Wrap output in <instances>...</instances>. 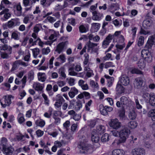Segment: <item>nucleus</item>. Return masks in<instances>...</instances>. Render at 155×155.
Here are the masks:
<instances>
[{"instance_id": "obj_21", "label": "nucleus", "mask_w": 155, "mask_h": 155, "mask_svg": "<svg viewBox=\"0 0 155 155\" xmlns=\"http://www.w3.org/2000/svg\"><path fill=\"white\" fill-rule=\"evenodd\" d=\"M124 151L121 149H114L112 152V155H124Z\"/></svg>"}, {"instance_id": "obj_26", "label": "nucleus", "mask_w": 155, "mask_h": 155, "mask_svg": "<svg viewBox=\"0 0 155 155\" xmlns=\"http://www.w3.org/2000/svg\"><path fill=\"white\" fill-rule=\"evenodd\" d=\"M43 74H45V73L41 72H39L38 73V80L42 82H45L46 79V76H42Z\"/></svg>"}, {"instance_id": "obj_43", "label": "nucleus", "mask_w": 155, "mask_h": 155, "mask_svg": "<svg viewBox=\"0 0 155 155\" xmlns=\"http://www.w3.org/2000/svg\"><path fill=\"white\" fill-rule=\"evenodd\" d=\"M42 96L44 99L45 103L46 104H49V100L47 96L45 94L43 93Z\"/></svg>"}, {"instance_id": "obj_25", "label": "nucleus", "mask_w": 155, "mask_h": 155, "mask_svg": "<svg viewBox=\"0 0 155 155\" xmlns=\"http://www.w3.org/2000/svg\"><path fill=\"white\" fill-rule=\"evenodd\" d=\"M135 83L137 87H141L143 83V81L141 77L137 78L135 79Z\"/></svg>"}, {"instance_id": "obj_49", "label": "nucleus", "mask_w": 155, "mask_h": 155, "mask_svg": "<svg viewBox=\"0 0 155 155\" xmlns=\"http://www.w3.org/2000/svg\"><path fill=\"white\" fill-rule=\"evenodd\" d=\"M42 51L43 54H47L50 52V49L49 47H47L46 48H43Z\"/></svg>"}, {"instance_id": "obj_35", "label": "nucleus", "mask_w": 155, "mask_h": 155, "mask_svg": "<svg viewBox=\"0 0 155 155\" xmlns=\"http://www.w3.org/2000/svg\"><path fill=\"white\" fill-rule=\"evenodd\" d=\"M102 107H101L100 106V111L101 113V114H102L104 115H106L108 114V113H107V111L106 107L105 106H102Z\"/></svg>"}, {"instance_id": "obj_4", "label": "nucleus", "mask_w": 155, "mask_h": 155, "mask_svg": "<svg viewBox=\"0 0 155 155\" xmlns=\"http://www.w3.org/2000/svg\"><path fill=\"white\" fill-rule=\"evenodd\" d=\"M155 44V32L153 35L150 36L145 44L144 48L151 51L153 45Z\"/></svg>"}, {"instance_id": "obj_62", "label": "nucleus", "mask_w": 155, "mask_h": 155, "mask_svg": "<svg viewBox=\"0 0 155 155\" xmlns=\"http://www.w3.org/2000/svg\"><path fill=\"white\" fill-rule=\"evenodd\" d=\"M123 25L124 27H127L130 25L129 21L128 19H126L123 21Z\"/></svg>"}, {"instance_id": "obj_47", "label": "nucleus", "mask_w": 155, "mask_h": 155, "mask_svg": "<svg viewBox=\"0 0 155 155\" xmlns=\"http://www.w3.org/2000/svg\"><path fill=\"white\" fill-rule=\"evenodd\" d=\"M33 55L35 58L37 57L38 55L39 54L40 50L39 48H36L33 51Z\"/></svg>"}, {"instance_id": "obj_34", "label": "nucleus", "mask_w": 155, "mask_h": 155, "mask_svg": "<svg viewBox=\"0 0 155 155\" xmlns=\"http://www.w3.org/2000/svg\"><path fill=\"white\" fill-rule=\"evenodd\" d=\"M144 37L143 36H140L138 38L137 45L139 47L142 46L144 44Z\"/></svg>"}, {"instance_id": "obj_28", "label": "nucleus", "mask_w": 155, "mask_h": 155, "mask_svg": "<svg viewBox=\"0 0 155 155\" xmlns=\"http://www.w3.org/2000/svg\"><path fill=\"white\" fill-rule=\"evenodd\" d=\"M17 118L18 121L20 124L23 123L25 120L23 114L21 113H19L18 114Z\"/></svg>"}, {"instance_id": "obj_52", "label": "nucleus", "mask_w": 155, "mask_h": 155, "mask_svg": "<svg viewBox=\"0 0 155 155\" xmlns=\"http://www.w3.org/2000/svg\"><path fill=\"white\" fill-rule=\"evenodd\" d=\"M124 41L125 39L124 36L122 35H120L118 38L119 42L120 43L123 44L124 43Z\"/></svg>"}, {"instance_id": "obj_15", "label": "nucleus", "mask_w": 155, "mask_h": 155, "mask_svg": "<svg viewBox=\"0 0 155 155\" xmlns=\"http://www.w3.org/2000/svg\"><path fill=\"white\" fill-rule=\"evenodd\" d=\"M99 139V135L96 133L94 131H92L91 137L92 141L94 143H97L98 142Z\"/></svg>"}, {"instance_id": "obj_44", "label": "nucleus", "mask_w": 155, "mask_h": 155, "mask_svg": "<svg viewBox=\"0 0 155 155\" xmlns=\"http://www.w3.org/2000/svg\"><path fill=\"white\" fill-rule=\"evenodd\" d=\"M34 72L33 71H30L29 72L28 75V78L30 81L33 80L34 78Z\"/></svg>"}, {"instance_id": "obj_18", "label": "nucleus", "mask_w": 155, "mask_h": 155, "mask_svg": "<svg viewBox=\"0 0 155 155\" xmlns=\"http://www.w3.org/2000/svg\"><path fill=\"white\" fill-rule=\"evenodd\" d=\"M100 28V24L98 23H93L92 24L91 31L93 33L97 32Z\"/></svg>"}, {"instance_id": "obj_61", "label": "nucleus", "mask_w": 155, "mask_h": 155, "mask_svg": "<svg viewBox=\"0 0 155 155\" xmlns=\"http://www.w3.org/2000/svg\"><path fill=\"white\" fill-rule=\"evenodd\" d=\"M96 123V121L95 120H91L90 122L89 126L91 127H93L95 125Z\"/></svg>"}, {"instance_id": "obj_64", "label": "nucleus", "mask_w": 155, "mask_h": 155, "mask_svg": "<svg viewBox=\"0 0 155 155\" xmlns=\"http://www.w3.org/2000/svg\"><path fill=\"white\" fill-rule=\"evenodd\" d=\"M74 70L77 71H79L82 70V68L79 64H77L74 68Z\"/></svg>"}, {"instance_id": "obj_56", "label": "nucleus", "mask_w": 155, "mask_h": 155, "mask_svg": "<svg viewBox=\"0 0 155 155\" xmlns=\"http://www.w3.org/2000/svg\"><path fill=\"white\" fill-rule=\"evenodd\" d=\"M111 57V54L110 53H107L105 56L103 58V59L104 61L108 60Z\"/></svg>"}, {"instance_id": "obj_8", "label": "nucleus", "mask_w": 155, "mask_h": 155, "mask_svg": "<svg viewBox=\"0 0 155 155\" xmlns=\"http://www.w3.org/2000/svg\"><path fill=\"white\" fill-rule=\"evenodd\" d=\"M92 14V19L94 21H100L104 17V15L102 13L96 11L93 12Z\"/></svg>"}, {"instance_id": "obj_27", "label": "nucleus", "mask_w": 155, "mask_h": 155, "mask_svg": "<svg viewBox=\"0 0 155 155\" xmlns=\"http://www.w3.org/2000/svg\"><path fill=\"white\" fill-rule=\"evenodd\" d=\"M119 116L121 120H123L125 117V110L124 107L119 111Z\"/></svg>"}, {"instance_id": "obj_55", "label": "nucleus", "mask_w": 155, "mask_h": 155, "mask_svg": "<svg viewBox=\"0 0 155 155\" xmlns=\"http://www.w3.org/2000/svg\"><path fill=\"white\" fill-rule=\"evenodd\" d=\"M82 74V73H79V75H77V74H78L77 73L75 72L74 71H70L69 72V75L71 76H77L78 77L79 76H80V75Z\"/></svg>"}, {"instance_id": "obj_31", "label": "nucleus", "mask_w": 155, "mask_h": 155, "mask_svg": "<svg viewBox=\"0 0 155 155\" xmlns=\"http://www.w3.org/2000/svg\"><path fill=\"white\" fill-rule=\"evenodd\" d=\"M109 136L107 134L105 133L103 134L101 138V141L103 142H106L108 141L109 140Z\"/></svg>"}, {"instance_id": "obj_63", "label": "nucleus", "mask_w": 155, "mask_h": 155, "mask_svg": "<svg viewBox=\"0 0 155 155\" xmlns=\"http://www.w3.org/2000/svg\"><path fill=\"white\" fill-rule=\"evenodd\" d=\"M58 8L57 9L59 11H61L64 8L67 7V6H65V3L63 5H58V6H57Z\"/></svg>"}, {"instance_id": "obj_32", "label": "nucleus", "mask_w": 155, "mask_h": 155, "mask_svg": "<svg viewBox=\"0 0 155 155\" xmlns=\"http://www.w3.org/2000/svg\"><path fill=\"white\" fill-rule=\"evenodd\" d=\"M35 124L37 126H39L41 127H44L45 125V122L44 120H38L35 121Z\"/></svg>"}, {"instance_id": "obj_46", "label": "nucleus", "mask_w": 155, "mask_h": 155, "mask_svg": "<svg viewBox=\"0 0 155 155\" xmlns=\"http://www.w3.org/2000/svg\"><path fill=\"white\" fill-rule=\"evenodd\" d=\"M104 68H107L110 67H114L115 66L113 65V63L112 62H106L105 64Z\"/></svg>"}, {"instance_id": "obj_48", "label": "nucleus", "mask_w": 155, "mask_h": 155, "mask_svg": "<svg viewBox=\"0 0 155 155\" xmlns=\"http://www.w3.org/2000/svg\"><path fill=\"white\" fill-rule=\"evenodd\" d=\"M48 1L47 0H41V4L43 6H48L50 5V3L49 2L48 4Z\"/></svg>"}, {"instance_id": "obj_57", "label": "nucleus", "mask_w": 155, "mask_h": 155, "mask_svg": "<svg viewBox=\"0 0 155 155\" xmlns=\"http://www.w3.org/2000/svg\"><path fill=\"white\" fill-rule=\"evenodd\" d=\"M125 46V44L124 43L122 45H116V47L118 49L120 50H122Z\"/></svg>"}, {"instance_id": "obj_9", "label": "nucleus", "mask_w": 155, "mask_h": 155, "mask_svg": "<svg viewBox=\"0 0 155 155\" xmlns=\"http://www.w3.org/2000/svg\"><path fill=\"white\" fill-rule=\"evenodd\" d=\"M79 148L82 150L83 153H87L88 150L91 149L92 147L90 144L81 142L79 145Z\"/></svg>"}, {"instance_id": "obj_53", "label": "nucleus", "mask_w": 155, "mask_h": 155, "mask_svg": "<svg viewBox=\"0 0 155 155\" xmlns=\"http://www.w3.org/2000/svg\"><path fill=\"white\" fill-rule=\"evenodd\" d=\"M105 39L108 41L110 42V43L111 42V41L112 39L114 40V38L113 37L112 35L109 34L108 36L105 38Z\"/></svg>"}, {"instance_id": "obj_33", "label": "nucleus", "mask_w": 155, "mask_h": 155, "mask_svg": "<svg viewBox=\"0 0 155 155\" xmlns=\"http://www.w3.org/2000/svg\"><path fill=\"white\" fill-rule=\"evenodd\" d=\"M131 72L132 74H138L143 75V72L139 69L136 68H134L131 71Z\"/></svg>"}, {"instance_id": "obj_42", "label": "nucleus", "mask_w": 155, "mask_h": 155, "mask_svg": "<svg viewBox=\"0 0 155 155\" xmlns=\"http://www.w3.org/2000/svg\"><path fill=\"white\" fill-rule=\"evenodd\" d=\"M84 59L83 62L84 65H87L88 63L89 59V55L87 53H85L84 55Z\"/></svg>"}, {"instance_id": "obj_59", "label": "nucleus", "mask_w": 155, "mask_h": 155, "mask_svg": "<svg viewBox=\"0 0 155 155\" xmlns=\"http://www.w3.org/2000/svg\"><path fill=\"white\" fill-rule=\"evenodd\" d=\"M60 112L58 111H54L53 114V118H55L58 117L60 114Z\"/></svg>"}, {"instance_id": "obj_7", "label": "nucleus", "mask_w": 155, "mask_h": 155, "mask_svg": "<svg viewBox=\"0 0 155 155\" xmlns=\"http://www.w3.org/2000/svg\"><path fill=\"white\" fill-rule=\"evenodd\" d=\"M56 102L54 105L56 108H59L61 107L63 103L65 100L62 96L60 94H58L55 97Z\"/></svg>"}, {"instance_id": "obj_38", "label": "nucleus", "mask_w": 155, "mask_h": 155, "mask_svg": "<svg viewBox=\"0 0 155 155\" xmlns=\"http://www.w3.org/2000/svg\"><path fill=\"white\" fill-rule=\"evenodd\" d=\"M79 30L80 32L82 33L86 32L88 30L87 28H86L83 25L80 26Z\"/></svg>"}, {"instance_id": "obj_39", "label": "nucleus", "mask_w": 155, "mask_h": 155, "mask_svg": "<svg viewBox=\"0 0 155 155\" xmlns=\"http://www.w3.org/2000/svg\"><path fill=\"white\" fill-rule=\"evenodd\" d=\"M146 62H145L144 60V61H139L138 64V66L140 68L143 69L144 68L146 67Z\"/></svg>"}, {"instance_id": "obj_23", "label": "nucleus", "mask_w": 155, "mask_h": 155, "mask_svg": "<svg viewBox=\"0 0 155 155\" xmlns=\"http://www.w3.org/2000/svg\"><path fill=\"white\" fill-rule=\"evenodd\" d=\"M149 116L151 117V119L153 121V126H155V109L151 110L149 113Z\"/></svg>"}, {"instance_id": "obj_58", "label": "nucleus", "mask_w": 155, "mask_h": 155, "mask_svg": "<svg viewBox=\"0 0 155 155\" xmlns=\"http://www.w3.org/2000/svg\"><path fill=\"white\" fill-rule=\"evenodd\" d=\"M94 75L93 70H91L89 71H87L86 74V76L88 78H90L92 75Z\"/></svg>"}, {"instance_id": "obj_30", "label": "nucleus", "mask_w": 155, "mask_h": 155, "mask_svg": "<svg viewBox=\"0 0 155 155\" xmlns=\"http://www.w3.org/2000/svg\"><path fill=\"white\" fill-rule=\"evenodd\" d=\"M137 125V123L135 121H130L128 124V127L131 129L135 128Z\"/></svg>"}, {"instance_id": "obj_51", "label": "nucleus", "mask_w": 155, "mask_h": 155, "mask_svg": "<svg viewBox=\"0 0 155 155\" xmlns=\"http://www.w3.org/2000/svg\"><path fill=\"white\" fill-rule=\"evenodd\" d=\"M44 131L39 129L36 131V134L38 137H41L44 134Z\"/></svg>"}, {"instance_id": "obj_24", "label": "nucleus", "mask_w": 155, "mask_h": 155, "mask_svg": "<svg viewBox=\"0 0 155 155\" xmlns=\"http://www.w3.org/2000/svg\"><path fill=\"white\" fill-rule=\"evenodd\" d=\"M12 97H13V96L11 95L5 96V103L7 104L8 106H9L12 103L11 98Z\"/></svg>"}, {"instance_id": "obj_41", "label": "nucleus", "mask_w": 155, "mask_h": 155, "mask_svg": "<svg viewBox=\"0 0 155 155\" xmlns=\"http://www.w3.org/2000/svg\"><path fill=\"white\" fill-rule=\"evenodd\" d=\"M97 44L96 43H92L91 41H89L87 45L88 49L90 50L91 49H92L94 47L97 46Z\"/></svg>"}, {"instance_id": "obj_5", "label": "nucleus", "mask_w": 155, "mask_h": 155, "mask_svg": "<svg viewBox=\"0 0 155 155\" xmlns=\"http://www.w3.org/2000/svg\"><path fill=\"white\" fill-rule=\"evenodd\" d=\"M109 125L111 127L115 130L119 129L122 125L121 123L117 118L111 119L109 123Z\"/></svg>"}, {"instance_id": "obj_2", "label": "nucleus", "mask_w": 155, "mask_h": 155, "mask_svg": "<svg viewBox=\"0 0 155 155\" xmlns=\"http://www.w3.org/2000/svg\"><path fill=\"white\" fill-rule=\"evenodd\" d=\"M69 104L68 106V109H74L76 111L80 110L82 108L83 104L85 103V100H76L74 99H72L69 101Z\"/></svg>"}, {"instance_id": "obj_13", "label": "nucleus", "mask_w": 155, "mask_h": 155, "mask_svg": "<svg viewBox=\"0 0 155 155\" xmlns=\"http://www.w3.org/2000/svg\"><path fill=\"white\" fill-rule=\"evenodd\" d=\"M93 131H94L96 133L101 135L105 132V127L104 126L100 125L97 127L96 130H94Z\"/></svg>"}, {"instance_id": "obj_36", "label": "nucleus", "mask_w": 155, "mask_h": 155, "mask_svg": "<svg viewBox=\"0 0 155 155\" xmlns=\"http://www.w3.org/2000/svg\"><path fill=\"white\" fill-rule=\"evenodd\" d=\"M136 114L135 112L133 110L132 111H130L129 114V117L130 119L134 120L135 119L136 117Z\"/></svg>"}, {"instance_id": "obj_40", "label": "nucleus", "mask_w": 155, "mask_h": 155, "mask_svg": "<svg viewBox=\"0 0 155 155\" xmlns=\"http://www.w3.org/2000/svg\"><path fill=\"white\" fill-rule=\"evenodd\" d=\"M35 90L37 91H41L43 89V87L41 84L39 83H37L35 85Z\"/></svg>"}, {"instance_id": "obj_11", "label": "nucleus", "mask_w": 155, "mask_h": 155, "mask_svg": "<svg viewBox=\"0 0 155 155\" xmlns=\"http://www.w3.org/2000/svg\"><path fill=\"white\" fill-rule=\"evenodd\" d=\"M14 149L11 147H8L5 145H2V151L6 155H12Z\"/></svg>"}, {"instance_id": "obj_45", "label": "nucleus", "mask_w": 155, "mask_h": 155, "mask_svg": "<svg viewBox=\"0 0 155 155\" xmlns=\"http://www.w3.org/2000/svg\"><path fill=\"white\" fill-rule=\"evenodd\" d=\"M11 38L17 40L19 39L18 34L15 32H13L11 35Z\"/></svg>"}, {"instance_id": "obj_12", "label": "nucleus", "mask_w": 155, "mask_h": 155, "mask_svg": "<svg viewBox=\"0 0 155 155\" xmlns=\"http://www.w3.org/2000/svg\"><path fill=\"white\" fill-rule=\"evenodd\" d=\"M132 153L133 155H144L145 151L143 148H136L132 150Z\"/></svg>"}, {"instance_id": "obj_22", "label": "nucleus", "mask_w": 155, "mask_h": 155, "mask_svg": "<svg viewBox=\"0 0 155 155\" xmlns=\"http://www.w3.org/2000/svg\"><path fill=\"white\" fill-rule=\"evenodd\" d=\"M12 3L8 0H2L0 5V10H2L3 8H5V7L4 5L6 6L7 5H10Z\"/></svg>"}, {"instance_id": "obj_37", "label": "nucleus", "mask_w": 155, "mask_h": 155, "mask_svg": "<svg viewBox=\"0 0 155 155\" xmlns=\"http://www.w3.org/2000/svg\"><path fill=\"white\" fill-rule=\"evenodd\" d=\"M92 101L91 100H90L87 102L85 104V109L86 110L89 111L90 110V107L92 104Z\"/></svg>"}, {"instance_id": "obj_10", "label": "nucleus", "mask_w": 155, "mask_h": 155, "mask_svg": "<svg viewBox=\"0 0 155 155\" xmlns=\"http://www.w3.org/2000/svg\"><path fill=\"white\" fill-rule=\"evenodd\" d=\"M91 98L90 94L86 91H84L81 93L76 97L77 100H82L88 99Z\"/></svg>"}, {"instance_id": "obj_6", "label": "nucleus", "mask_w": 155, "mask_h": 155, "mask_svg": "<svg viewBox=\"0 0 155 155\" xmlns=\"http://www.w3.org/2000/svg\"><path fill=\"white\" fill-rule=\"evenodd\" d=\"M68 43V41H67L59 43L57 45L55 51L58 54H60L66 48Z\"/></svg>"}, {"instance_id": "obj_3", "label": "nucleus", "mask_w": 155, "mask_h": 155, "mask_svg": "<svg viewBox=\"0 0 155 155\" xmlns=\"http://www.w3.org/2000/svg\"><path fill=\"white\" fill-rule=\"evenodd\" d=\"M141 54L142 57L145 62L147 63H150L152 62L153 57L151 51L144 49L142 50Z\"/></svg>"}, {"instance_id": "obj_19", "label": "nucleus", "mask_w": 155, "mask_h": 155, "mask_svg": "<svg viewBox=\"0 0 155 155\" xmlns=\"http://www.w3.org/2000/svg\"><path fill=\"white\" fill-rule=\"evenodd\" d=\"M116 91L119 94L123 93L125 91V88L122 85L120 84L117 83L116 87Z\"/></svg>"}, {"instance_id": "obj_1", "label": "nucleus", "mask_w": 155, "mask_h": 155, "mask_svg": "<svg viewBox=\"0 0 155 155\" xmlns=\"http://www.w3.org/2000/svg\"><path fill=\"white\" fill-rule=\"evenodd\" d=\"M130 133V131L127 127H124L119 133L120 139H115L112 143V145L116 146L121 143L125 142Z\"/></svg>"}, {"instance_id": "obj_54", "label": "nucleus", "mask_w": 155, "mask_h": 155, "mask_svg": "<svg viewBox=\"0 0 155 155\" xmlns=\"http://www.w3.org/2000/svg\"><path fill=\"white\" fill-rule=\"evenodd\" d=\"M120 33L121 32L120 31H117L115 32L114 33L113 35H112L114 38V41L115 40V37H117L118 36L120 35Z\"/></svg>"}, {"instance_id": "obj_17", "label": "nucleus", "mask_w": 155, "mask_h": 155, "mask_svg": "<svg viewBox=\"0 0 155 155\" xmlns=\"http://www.w3.org/2000/svg\"><path fill=\"white\" fill-rule=\"evenodd\" d=\"M120 82L122 85L125 86H127L130 83V79L128 76L122 77L120 80Z\"/></svg>"}, {"instance_id": "obj_16", "label": "nucleus", "mask_w": 155, "mask_h": 155, "mask_svg": "<svg viewBox=\"0 0 155 155\" xmlns=\"http://www.w3.org/2000/svg\"><path fill=\"white\" fill-rule=\"evenodd\" d=\"M120 101L122 105L125 106H129L130 101L126 97L122 96L120 98Z\"/></svg>"}, {"instance_id": "obj_29", "label": "nucleus", "mask_w": 155, "mask_h": 155, "mask_svg": "<svg viewBox=\"0 0 155 155\" xmlns=\"http://www.w3.org/2000/svg\"><path fill=\"white\" fill-rule=\"evenodd\" d=\"M15 21L10 20L8 22V26L9 28H12L17 25L18 22L16 20L13 19Z\"/></svg>"}, {"instance_id": "obj_14", "label": "nucleus", "mask_w": 155, "mask_h": 155, "mask_svg": "<svg viewBox=\"0 0 155 155\" xmlns=\"http://www.w3.org/2000/svg\"><path fill=\"white\" fill-rule=\"evenodd\" d=\"M78 90L75 87H71V88L70 91L68 92L69 96L71 98H72L78 94Z\"/></svg>"}, {"instance_id": "obj_50", "label": "nucleus", "mask_w": 155, "mask_h": 155, "mask_svg": "<svg viewBox=\"0 0 155 155\" xmlns=\"http://www.w3.org/2000/svg\"><path fill=\"white\" fill-rule=\"evenodd\" d=\"M59 72L61 76L64 78H65L66 77V75L64 72V70L63 68H61L59 69Z\"/></svg>"}, {"instance_id": "obj_20", "label": "nucleus", "mask_w": 155, "mask_h": 155, "mask_svg": "<svg viewBox=\"0 0 155 155\" xmlns=\"http://www.w3.org/2000/svg\"><path fill=\"white\" fill-rule=\"evenodd\" d=\"M149 102L152 106H155V94L153 93H151L149 94Z\"/></svg>"}, {"instance_id": "obj_60", "label": "nucleus", "mask_w": 155, "mask_h": 155, "mask_svg": "<svg viewBox=\"0 0 155 155\" xmlns=\"http://www.w3.org/2000/svg\"><path fill=\"white\" fill-rule=\"evenodd\" d=\"M1 56L3 59L7 58L8 57V54L5 52H1Z\"/></svg>"}]
</instances>
